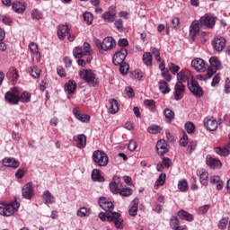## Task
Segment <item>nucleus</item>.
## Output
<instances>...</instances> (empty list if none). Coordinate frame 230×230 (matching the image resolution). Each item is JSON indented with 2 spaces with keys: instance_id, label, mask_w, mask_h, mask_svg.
I'll list each match as a JSON object with an SVG mask.
<instances>
[{
  "instance_id": "42",
  "label": "nucleus",
  "mask_w": 230,
  "mask_h": 230,
  "mask_svg": "<svg viewBox=\"0 0 230 230\" xmlns=\"http://www.w3.org/2000/svg\"><path fill=\"white\" fill-rule=\"evenodd\" d=\"M119 193L121 197H130L132 195L133 190L130 188H122L119 190Z\"/></svg>"
},
{
  "instance_id": "52",
  "label": "nucleus",
  "mask_w": 230,
  "mask_h": 230,
  "mask_svg": "<svg viewBox=\"0 0 230 230\" xmlns=\"http://www.w3.org/2000/svg\"><path fill=\"white\" fill-rule=\"evenodd\" d=\"M178 189L180 191H186L188 190V181L186 180L178 182Z\"/></svg>"
},
{
  "instance_id": "33",
  "label": "nucleus",
  "mask_w": 230,
  "mask_h": 230,
  "mask_svg": "<svg viewBox=\"0 0 230 230\" xmlns=\"http://www.w3.org/2000/svg\"><path fill=\"white\" fill-rule=\"evenodd\" d=\"M6 76L9 80H12V82H15V80L19 78V73H17V69L11 67L9 68V71Z\"/></svg>"
},
{
  "instance_id": "22",
  "label": "nucleus",
  "mask_w": 230,
  "mask_h": 230,
  "mask_svg": "<svg viewBox=\"0 0 230 230\" xmlns=\"http://www.w3.org/2000/svg\"><path fill=\"white\" fill-rule=\"evenodd\" d=\"M139 209V199L136 198L132 200L131 206L128 209L130 217H136Z\"/></svg>"
},
{
  "instance_id": "54",
  "label": "nucleus",
  "mask_w": 230,
  "mask_h": 230,
  "mask_svg": "<svg viewBox=\"0 0 230 230\" xmlns=\"http://www.w3.org/2000/svg\"><path fill=\"white\" fill-rule=\"evenodd\" d=\"M84 21L86 22V24H93V13L87 12L84 13Z\"/></svg>"
},
{
  "instance_id": "63",
  "label": "nucleus",
  "mask_w": 230,
  "mask_h": 230,
  "mask_svg": "<svg viewBox=\"0 0 230 230\" xmlns=\"http://www.w3.org/2000/svg\"><path fill=\"white\" fill-rule=\"evenodd\" d=\"M217 84H220V74H217L213 77L211 85H212V87H215V85H217Z\"/></svg>"
},
{
  "instance_id": "5",
  "label": "nucleus",
  "mask_w": 230,
  "mask_h": 230,
  "mask_svg": "<svg viewBox=\"0 0 230 230\" xmlns=\"http://www.w3.org/2000/svg\"><path fill=\"white\" fill-rule=\"evenodd\" d=\"M95 45L100 51H109V49L116 48V40H114L113 37H106L102 42L100 40H96Z\"/></svg>"
},
{
  "instance_id": "23",
  "label": "nucleus",
  "mask_w": 230,
  "mask_h": 230,
  "mask_svg": "<svg viewBox=\"0 0 230 230\" xmlns=\"http://www.w3.org/2000/svg\"><path fill=\"white\" fill-rule=\"evenodd\" d=\"M3 164L7 168H19L21 163L15 160V158H4L3 160Z\"/></svg>"
},
{
  "instance_id": "44",
  "label": "nucleus",
  "mask_w": 230,
  "mask_h": 230,
  "mask_svg": "<svg viewBox=\"0 0 230 230\" xmlns=\"http://www.w3.org/2000/svg\"><path fill=\"white\" fill-rule=\"evenodd\" d=\"M73 55L75 58H82L85 53L82 50V48L80 47H75L73 50Z\"/></svg>"
},
{
  "instance_id": "2",
  "label": "nucleus",
  "mask_w": 230,
  "mask_h": 230,
  "mask_svg": "<svg viewBox=\"0 0 230 230\" xmlns=\"http://www.w3.org/2000/svg\"><path fill=\"white\" fill-rule=\"evenodd\" d=\"M79 76L81 80H84L91 87H98L100 85V81L96 78V74L91 69H84L79 72Z\"/></svg>"
},
{
  "instance_id": "12",
  "label": "nucleus",
  "mask_w": 230,
  "mask_h": 230,
  "mask_svg": "<svg viewBox=\"0 0 230 230\" xmlns=\"http://www.w3.org/2000/svg\"><path fill=\"white\" fill-rule=\"evenodd\" d=\"M184 91H186V86L182 84L181 82H177L174 86V93L173 97L176 102H179V100H182L184 96Z\"/></svg>"
},
{
  "instance_id": "31",
  "label": "nucleus",
  "mask_w": 230,
  "mask_h": 230,
  "mask_svg": "<svg viewBox=\"0 0 230 230\" xmlns=\"http://www.w3.org/2000/svg\"><path fill=\"white\" fill-rule=\"evenodd\" d=\"M177 215L180 218H181V220H187V222H193V215L188 213L185 210L178 211Z\"/></svg>"
},
{
  "instance_id": "7",
  "label": "nucleus",
  "mask_w": 230,
  "mask_h": 230,
  "mask_svg": "<svg viewBox=\"0 0 230 230\" xmlns=\"http://www.w3.org/2000/svg\"><path fill=\"white\" fill-rule=\"evenodd\" d=\"M209 64L210 66L208 68L207 76L208 78H211L218 69H222V64L220 63V60H218V58L212 57L209 58Z\"/></svg>"
},
{
  "instance_id": "40",
  "label": "nucleus",
  "mask_w": 230,
  "mask_h": 230,
  "mask_svg": "<svg viewBox=\"0 0 230 230\" xmlns=\"http://www.w3.org/2000/svg\"><path fill=\"white\" fill-rule=\"evenodd\" d=\"M164 182H166V173H161L155 183V188L164 186Z\"/></svg>"
},
{
  "instance_id": "17",
  "label": "nucleus",
  "mask_w": 230,
  "mask_h": 230,
  "mask_svg": "<svg viewBox=\"0 0 230 230\" xmlns=\"http://www.w3.org/2000/svg\"><path fill=\"white\" fill-rule=\"evenodd\" d=\"M191 66L199 73H204L206 71V62L200 58H197L191 61Z\"/></svg>"
},
{
  "instance_id": "45",
  "label": "nucleus",
  "mask_w": 230,
  "mask_h": 230,
  "mask_svg": "<svg viewBox=\"0 0 230 230\" xmlns=\"http://www.w3.org/2000/svg\"><path fill=\"white\" fill-rule=\"evenodd\" d=\"M152 55L155 57L156 62H162L161 59V51L157 48H152Z\"/></svg>"
},
{
  "instance_id": "57",
  "label": "nucleus",
  "mask_w": 230,
  "mask_h": 230,
  "mask_svg": "<svg viewBox=\"0 0 230 230\" xmlns=\"http://www.w3.org/2000/svg\"><path fill=\"white\" fill-rule=\"evenodd\" d=\"M31 15L32 19H42V13L37 9L32 10Z\"/></svg>"
},
{
  "instance_id": "43",
  "label": "nucleus",
  "mask_w": 230,
  "mask_h": 230,
  "mask_svg": "<svg viewBox=\"0 0 230 230\" xmlns=\"http://www.w3.org/2000/svg\"><path fill=\"white\" fill-rule=\"evenodd\" d=\"M30 74L32 78H40V69H38L37 66H31Z\"/></svg>"
},
{
  "instance_id": "28",
  "label": "nucleus",
  "mask_w": 230,
  "mask_h": 230,
  "mask_svg": "<svg viewBox=\"0 0 230 230\" xmlns=\"http://www.w3.org/2000/svg\"><path fill=\"white\" fill-rule=\"evenodd\" d=\"M65 91H67L68 94H73L76 91V82L75 80H69L65 84Z\"/></svg>"
},
{
  "instance_id": "46",
  "label": "nucleus",
  "mask_w": 230,
  "mask_h": 230,
  "mask_svg": "<svg viewBox=\"0 0 230 230\" xmlns=\"http://www.w3.org/2000/svg\"><path fill=\"white\" fill-rule=\"evenodd\" d=\"M89 215H91V209L86 208H81L77 211V216L78 217H89Z\"/></svg>"
},
{
  "instance_id": "36",
  "label": "nucleus",
  "mask_w": 230,
  "mask_h": 230,
  "mask_svg": "<svg viewBox=\"0 0 230 230\" xmlns=\"http://www.w3.org/2000/svg\"><path fill=\"white\" fill-rule=\"evenodd\" d=\"M29 48H30L31 53L36 55V59L40 60V52H39V46H37V43H34V42L31 43L29 45Z\"/></svg>"
},
{
  "instance_id": "26",
  "label": "nucleus",
  "mask_w": 230,
  "mask_h": 230,
  "mask_svg": "<svg viewBox=\"0 0 230 230\" xmlns=\"http://www.w3.org/2000/svg\"><path fill=\"white\" fill-rule=\"evenodd\" d=\"M92 180L94 182H104L105 181V178L103 176H102V174L100 173V170L99 169H93L92 172Z\"/></svg>"
},
{
  "instance_id": "27",
  "label": "nucleus",
  "mask_w": 230,
  "mask_h": 230,
  "mask_svg": "<svg viewBox=\"0 0 230 230\" xmlns=\"http://www.w3.org/2000/svg\"><path fill=\"white\" fill-rule=\"evenodd\" d=\"M119 111V104L116 99L110 100V108L109 112L110 114H116Z\"/></svg>"
},
{
  "instance_id": "56",
  "label": "nucleus",
  "mask_w": 230,
  "mask_h": 230,
  "mask_svg": "<svg viewBox=\"0 0 230 230\" xmlns=\"http://www.w3.org/2000/svg\"><path fill=\"white\" fill-rule=\"evenodd\" d=\"M169 69L172 75H177L179 73L181 67L173 63H171L169 66Z\"/></svg>"
},
{
  "instance_id": "59",
  "label": "nucleus",
  "mask_w": 230,
  "mask_h": 230,
  "mask_svg": "<svg viewBox=\"0 0 230 230\" xmlns=\"http://www.w3.org/2000/svg\"><path fill=\"white\" fill-rule=\"evenodd\" d=\"M181 24V20L179 17H174L172 20V25L174 30H179V25Z\"/></svg>"
},
{
  "instance_id": "25",
  "label": "nucleus",
  "mask_w": 230,
  "mask_h": 230,
  "mask_svg": "<svg viewBox=\"0 0 230 230\" xmlns=\"http://www.w3.org/2000/svg\"><path fill=\"white\" fill-rule=\"evenodd\" d=\"M158 85L159 91L162 94H168L172 91V89H170V85H168V83L164 80H160Z\"/></svg>"
},
{
  "instance_id": "47",
  "label": "nucleus",
  "mask_w": 230,
  "mask_h": 230,
  "mask_svg": "<svg viewBox=\"0 0 230 230\" xmlns=\"http://www.w3.org/2000/svg\"><path fill=\"white\" fill-rule=\"evenodd\" d=\"M185 129L188 134H193L195 132V124L193 122H186L185 123Z\"/></svg>"
},
{
  "instance_id": "32",
  "label": "nucleus",
  "mask_w": 230,
  "mask_h": 230,
  "mask_svg": "<svg viewBox=\"0 0 230 230\" xmlns=\"http://www.w3.org/2000/svg\"><path fill=\"white\" fill-rule=\"evenodd\" d=\"M210 184H217V190L224 188V181L220 179V176H211Z\"/></svg>"
},
{
  "instance_id": "19",
  "label": "nucleus",
  "mask_w": 230,
  "mask_h": 230,
  "mask_svg": "<svg viewBox=\"0 0 230 230\" xmlns=\"http://www.w3.org/2000/svg\"><path fill=\"white\" fill-rule=\"evenodd\" d=\"M74 141L77 142V148H85V146H87V137H85L84 134L74 137Z\"/></svg>"
},
{
  "instance_id": "4",
  "label": "nucleus",
  "mask_w": 230,
  "mask_h": 230,
  "mask_svg": "<svg viewBox=\"0 0 230 230\" xmlns=\"http://www.w3.org/2000/svg\"><path fill=\"white\" fill-rule=\"evenodd\" d=\"M93 161L100 167H105L109 164V155L102 150H95L93 153Z\"/></svg>"
},
{
  "instance_id": "9",
  "label": "nucleus",
  "mask_w": 230,
  "mask_h": 230,
  "mask_svg": "<svg viewBox=\"0 0 230 230\" xmlns=\"http://www.w3.org/2000/svg\"><path fill=\"white\" fill-rule=\"evenodd\" d=\"M128 55V52L125 48H121L119 51H117L113 56L114 66H120V64H124L123 62H125V58H127Z\"/></svg>"
},
{
  "instance_id": "13",
  "label": "nucleus",
  "mask_w": 230,
  "mask_h": 230,
  "mask_svg": "<svg viewBox=\"0 0 230 230\" xmlns=\"http://www.w3.org/2000/svg\"><path fill=\"white\" fill-rule=\"evenodd\" d=\"M206 164L212 170H218L222 168V162L217 158H213L211 155H208L206 157Z\"/></svg>"
},
{
  "instance_id": "38",
  "label": "nucleus",
  "mask_w": 230,
  "mask_h": 230,
  "mask_svg": "<svg viewBox=\"0 0 230 230\" xmlns=\"http://www.w3.org/2000/svg\"><path fill=\"white\" fill-rule=\"evenodd\" d=\"M209 179V174L206 171L199 172V181L203 186H207L208 181Z\"/></svg>"
},
{
  "instance_id": "60",
  "label": "nucleus",
  "mask_w": 230,
  "mask_h": 230,
  "mask_svg": "<svg viewBox=\"0 0 230 230\" xmlns=\"http://www.w3.org/2000/svg\"><path fill=\"white\" fill-rule=\"evenodd\" d=\"M128 151L129 152H134L136 151V148H137V143L134 140H130L128 146Z\"/></svg>"
},
{
  "instance_id": "20",
  "label": "nucleus",
  "mask_w": 230,
  "mask_h": 230,
  "mask_svg": "<svg viewBox=\"0 0 230 230\" xmlns=\"http://www.w3.org/2000/svg\"><path fill=\"white\" fill-rule=\"evenodd\" d=\"M67 35H69V27L67 25H59L58 27V37L59 40H64Z\"/></svg>"
},
{
  "instance_id": "6",
  "label": "nucleus",
  "mask_w": 230,
  "mask_h": 230,
  "mask_svg": "<svg viewBox=\"0 0 230 230\" xmlns=\"http://www.w3.org/2000/svg\"><path fill=\"white\" fill-rule=\"evenodd\" d=\"M188 89L194 94V96H197V98H202L204 96V91H202V87H200V84H199V82L191 76L190 81H189Z\"/></svg>"
},
{
  "instance_id": "24",
  "label": "nucleus",
  "mask_w": 230,
  "mask_h": 230,
  "mask_svg": "<svg viewBox=\"0 0 230 230\" xmlns=\"http://www.w3.org/2000/svg\"><path fill=\"white\" fill-rule=\"evenodd\" d=\"M73 113L76 119L82 121L83 123H88V121L91 120V117L89 115L80 113V111H78L76 108L73 110Z\"/></svg>"
},
{
  "instance_id": "62",
  "label": "nucleus",
  "mask_w": 230,
  "mask_h": 230,
  "mask_svg": "<svg viewBox=\"0 0 230 230\" xmlns=\"http://www.w3.org/2000/svg\"><path fill=\"white\" fill-rule=\"evenodd\" d=\"M189 154L190 155H191V154H193V152H195L196 148H197V141H192L190 143L189 145Z\"/></svg>"
},
{
  "instance_id": "61",
  "label": "nucleus",
  "mask_w": 230,
  "mask_h": 230,
  "mask_svg": "<svg viewBox=\"0 0 230 230\" xmlns=\"http://www.w3.org/2000/svg\"><path fill=\"white\" fill-rule=\"evenodd\" d=\"M188 146V135L183 133V137L180 139V146Z\"/></svg>"
},
{
  "instance_id": "10",
  "label": "nucleus",
  "mask_w": 230,
  "mask_h": 230,
  "mask_svg": "<svg viewBox=\"0 0 230 230\" xmlns=\"http://www.w3.org/2000/svg\"><path fill=\"white\" fill-rule=\"evenodd\" d=\"M155 148L158 155H164V154L170 152V145L164 139L158 140Z\"/></svg>"
},
{
  "instance_id": "39",
  "label": "nucleus",
  "mask_w": 230,
  "mask_h": 230,
  "mask_svg": "<svg viewBox=\"0 0 230 230\" xmlns=\"http://www.w3.org/2000/svg\"><path fill=\"white\" fill-rule=\"evenodd\" d=\"M154 58H152V54L150 52H146L143 55V62L145 66H152V60Z\"/></svg>"
},
{
  "instance_id": "50",
  "label": "nucleus",
  "mask_w": 230,
  "mask_h": 230,
  "mask_svg": "<svg viewBox=\"0 0 230 230\" xmlns=\"http://www.w3.org/2000/svg\"><path fill=\"white\" fill-rule=\"evenodd\" d=\"M170 226L172 229H174V227H178V226H181V221L177 217H172L170 219Z\"/></svg>"
},
{
  "instance_id": "37",
  "label": "nucleus",
  "mask_w": 230,
  "mask_h": 230,
  "mask_svg": "<svg viewBox=\"0 0 230 230\" xmlns=\"http://www.w3.org/2000/svg\"><path fill=\"white\" fill-rule=\"evenodd\" d=\"M177 80L178 82H181V84L184 82H188L189 84L190 82H191V80H190V77H188V75H186L185 71H181L177 74Z\"/></svg>"
},
{
  "instance_id": "58",
  "label": "nucleus",
  "mask_w": 230,
  "mask_h": 230,
  "mask_svg": "<svg viewBox=\"0 0 230 230\" xmlns=\"http://www.w3.org/2000/svg\"><path fill=\"white\" fill-rule=\"evenodd\" d=\"M125 93L128 98H134V96H136V93H134V89H132V87L130 86H127L125 88Z\"/></svg>"
},
{
  "instance_id": "1",
  "label": "nucleus",
  "mask_w": 230,
  "mask_h": 230,
  "mask_svg": "<svg viewBox=\"0 0 230 230\" xmlns=\"http://www.w3.org/2000/svg\"><path fill=\"white\" fill-rule=\"evenodd\" d=\"M4 98L9 103H13V105H17L19 102L22 103H30L31 102V94L28 92H23L20 97L13 92H7Z\"/></svg>"
},
{
  "instance_id": "11",
  "label": "nucleus",
  "mask_w": 230,
  "mask_h": 230,
  "mask_svg": "<svg viewBox=\"0 0 230 230\" xmlns=\"http://www.w3.org/2000/svg\"><path fill=\"white\" fill-rule=\"evenodd\" d=\"M199 22H201L202 26H207V28H213L217 22V18H215V16L212 14L206 13L200 18Z\"/></svg>"
},
{
  "instance_id": "30",
  "label": "nucleus",
  "mask_w": 230,
  "mask_h": 230,
  "mask_svg": "<svg viewBox=\"0 0 230 230\" xmlns=\"http://www.w3.org/2000/svg\"><path fill=\"white\" fill-rule=\"evenodd\" d=\"M12 8L16 13H22V12L26 10V6L21 2H13L12 4Z\"/></svg>"
},
{
  "instance_id": "53",
  "label": "nucleus",
  "mask_w": 230,
  "mask_h": 230,
  "mask_svg": "<svg viewBox=\"0 0 230 230\" xmlns=\"http://www.w3.org/2000/svg\"><path fill=\"white\" fill-rule=\"evenodd\" d=\"M115 28H117L118 31H125V28L123 27V20L118 19L115 21Z\"/></svg>"
},
{
  "instance_id": "3",
  "label": "nucleus",
  "mask_w": 230,
  "mask_h": 230,
  "mask_svg": "<svg viewBox=\"0 0 230 230\" xmlns=\"http://www.w3.org/2000/svg\"><path fill=\"white\" fill-rule=\"evenodd\" d=\"M20 207L21 204L17 201H13L9 204L0 203V215L2 217H12Z\"/></svg>"
},
{
  "instance_id": "64",
  "label": "nucleus",
  "mask_w": 230,
  "mask_h": 230,
  "mask_svg": "<svg viewBox=\"0 0 230 230\" xmlns=\"http://www.w3.org/2000/svg\"><path fill=\"white\" fill-rule=\"evenodd\" d=\"M162 159L165 168H170L172 166V159L168 157H163Z\"/></svg>"
},
{
  "instance_id": "51",
  "label": "nucleus",
  "mask_w": 230,
  "mask_h": 230,
  "mask_svg": "<svg viewBox=\"0 0 230 230\" xmlns=\"http://www.w3.org/2000/svg\"><path fill=\"white\" fill-rule=\"evenodd\" d=\"M110 190L111 193H114V195H118V193H119L120 189L118 188V183L116 181H111L110 183Z\"/></svg>"
},
{
  "instance_id": "8",
  "label": "nucleus",
  "mask_w": 230,
  "mask_h": 230,
  "mask_svg": "<svg viewBox=\"0 0 230 230\" xmlns=\"http://www.w3.org/2000/svg\"><path fill=\"white\" fill-rule=\"evenodd\" d=\"M107 220L108 222H114V226L117 229H123V218H121V214L118 212H108Z\"/></svg>"
},
{
  "instance_id": "16",
  "label": "nucleus",
  "mask_w": 230,
  "mask_h": 230,
  "mask_svg": "<svg viewBox=\"0 0 230 230\" xmlns=\"http://www.w3.org/2000/svg\"><path fill=\"white\" fill-rule=\"evenodd\" d=\"M22 195L23 199L30 200L33 197V183L28 182L22 189Z\"/></svg>"
},
{
  "instance_id": "41",
  "label": "nucleus",
  "mask_w": 230,
  "mask_h": 230,
  "mask_svg": "<svg viewBox=\"0 0 230 230\" xmlns=\"http://www.w3.org/2000/svg\"><path fill=\"white\" fill-rule=\"evenodd\" d=\"M214 152H216L217 155H221L222 157H227V155H229V152L227 151V149H226V147H215Z\"/></svg>"
},
{
  "instance_id": "48",
  "label": "nucleus",
  "mask_w": 230,
  "mask_h": 230,
  "mask_svg": "<svg viewBox=\"0 0 230 230\" xmlns=\"http://www.w3.org/2000/svg\"><path fill=\"white\" fill-rule=\"evenodd\" d=\"M147 131L149 134H159V132H161V127L157 125H151L148 127Z\"/></svg>"
},
{
  "instance_id": "34",
  "label": "nucleus",
  "mask_w": 230,
  "mask_h": 230,
  "mask_svg": "<svg viewBox=\"0 0 230 230\" xmlns=\"http://www.w3.org/2000/svg\"><path fill=\"white\" fill-rule=\"evenodd\" d=\"M164 116L165 117L166 121L170 123L175 119V112L171 109H165L164 111Z\"/></svg>"
},
{
  "instance_id": "21",
  "label": "nucleus",
  "mask_w": 230,
  "mask_h": 230,
  "mask_svg": "<svg viewBox=\"0 0 230 230\" xmlns=\"http://www.w3.org/2000/svg\"><path fill=\"white\" fill-rule=\"evenodd\" d=\"M204 125L208 128V130H210L211 132H214V130H217V128H218V123L217 122V119H205Z\"/></svg>"
},
{
  "instance_id": "29",
  "label": "nucleus",
  "mask_w": 230,
  "mask_h": 230,
  "mask_svg": "<svg viewBox=\"0 0 230 230\" xmlns=\"http://www.w3.org/2000/svg\"><path fill=\"white\" fill-rule=\"evenodd\" d=\"M102 19L105 22H114V19H116V12L108 11L102 14Z\"/></svg>"
},
{
  "instance_id": "35",
  "label": "nucleus",
  "mask_w": 230,
  "mask_h": 230,
  "mask_svg": "<svg viewBox=\"0 0 230 230\" xmlns=\"http://www.w3.org/2000/svg\"><path fill=\"white\" fill-rule=\"evenodd\" d=\"M43 199L45 200V204H53V203H55V197H53L51 195V192H49V190L44 191Z\"/></svg>"
},
{
  "instance_id": "14",
  "label": "nucleus",
  "mask_w": 230,
  "mask_h": 230,
  "mask_svg": "<svg viewBox=\"0 0 230 230\" xmlns=\"http://www.w3.org/2000/svg\"><path fill=\"white\" fill-rule=\"evenodd\" d=\"M212 46L216 51H224V49L226 48V40L224 37L217 36L212 41Z\"/></svg>"
},
{
  "instance_id": "18",
  "label": "nucleus",
  "mask_w": 230,
  "mask_h": 230,
  "mask_svg": "<svg viewBox=\"0 0 230 230\" xmlns=\"http://www.w3.org/2000/svg\"><path fill=\"white\" fill-rule=\"evenodd\" d=\"M202 28V23L200 21H194L190 27V35L192 39H195L199 35V31Z\"/></svg>"
},
{
  "instance_id": "49",
  "label": "nucleus",
  "mask_w": 230,
  "mask_h": 230,
  "mask_svg": "<svg viewBox=\"0 0 230 230\" xmlns=\"http://www.w3.org/2000/svg\"><path fill=\"white\" fill-rule=\"evenodd\" d=\"M227 224H229V218L223 217L218 223V229H226L227 227Z\"/></svg>"
},
{
  "instance_id": "15",
  "label": "nucleus",
  "mask_w": 230,
  "mask_h": 230,
  "mask_svg": "<svg viewBox=\"0 0 230 230\" xmlns=\"http://www.w3.org/2000/svg\"><path fill=\"white\" fill-rule=\"evenodd\" d=\"M99 205L102 209L109 211V213H112V209H114V203H112V201H109L105 197H101L99 199Z\"/></svg>"
},
{
  "instance_id": "55",
  "label": "nucleus",
  "mask_w": 230,
  "mask_h": 230,
  "mask_svg": "<svg viewBox=\"0 0 230 230\" xmlns=\"http://www.w3.org/2000/svg\"><path fill=\"white\" fill-rule=\"evenodd\" d=\"M119 66V73L123 75H127L128 73V64L121 63Z\"/></svg>"
}]
</instances>
